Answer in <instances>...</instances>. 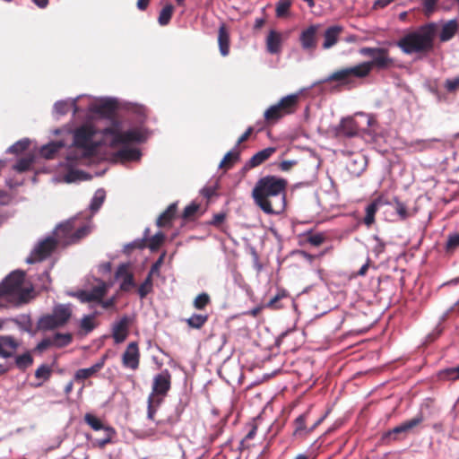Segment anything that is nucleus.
Masks as SVG:
<instances>
[{
    "label": "nucleus",
    "mask_w": 459,
    "mask_h": 459,
    "mask_svg": "<svg viewBox=\"0 0 459 459\" xmlns=\"http://www.w3.org/2000/svg\"><path fill=\"white\" fill-rule=\"evenodd\" d=\"M288 181L276 176L257 180L252 191L255 204L267 214H279L285 209Z\"/></svg>",
    "instance_id": "nucleus-1"
},
{
    "label": "nucleus",
    "mask_w": 459,
    "mask_h": 459,
    "mask_svg": "<svg viewBox=\"0 0 459 459\" xmlns=\"http://www.w3.org/2000/svg\"><path fill=\"white\" fill-rule=\"evenodd\" d=\"M437 29L435 22L423 24L405 33L398 39L396 46L406 55L427 56L434 49Z\"/></svg>",
    "instance_id": "nucleus-2"
},
{
    "label": "nucleus",
    "mask_w": 459,
    "mask_h": 459,
    "mask_svg": "<svg viewBox=\"0 0 459 459\" xmlns=\"http://www.w3.org/2000/svg\"><path fill=\"white\" fill-rule=\"evenodd\" d=\"M359 53L371 58L369 61L359 63L360 67L366 71L365 77H368L373 69L384 71L394 65V60L390 56L387 48L364 47L359 49Z\"/></svg>",
    "instance_id": "nucleus-3"
},
{
    "label": "nucleus",
    "mask_w": 459,
    "mask_h": 459,
    "mask_svg": "<svg viewBox=\"0 0 459 459\" xmlns=\"http://www.w3.org/2000/svg\"><path fill=\"white\" fill-rule=\"evenodd\" d=\"M162 402L163 400L161 397H154L153 395H149L147 418L156 422V427L159 432L168 435L171 431L172 428L180 420L183 410L178 407L167 418L156 420L155 414Z\"/></svg>",
    "instance_id": "nucleus-4"
},
{
    "label": "nucleus",
    "mask_w": 459,
    "mask_h": 459,
    "mask_svg": "<svg viewBox=\"0 0 459 459\" xmlns=\"http://www.w3.org/2000/svg\"><path fill=\"white\" fill-rule=\"evenodd\" d=\"M299 103L298 94H290L280 100V101L268 108L264 114L265 122L268 125L277 123L283 117L296 111Z\"/></svg>",
    "instance_id": "nucleus-5"
},
{
    "label": "nucleus",
    "mask_w": 459,
    "mask_h": 459,
    "mask_svg": "<svg viewBox=\"0 0 459 459\" xmlns=\"http://www.w3.org/2000/svg\"><path fill=\"white\" fill-rule=\"evenodd\" d=\"M24 277L22 271L10 273L0 284V296H13L16 297L20 303L27 302L29 290L22 287Z\"/></svg>",
    "instance_id": "nucleus-6"
},
{
    "label": "nucleus",
    "mask_w": 459,
    "mask_h": 459,
    "mask_svg": "<svg viewBox=\"0 0 459 459\" xmlns=\"http://www.w3.org/2000/svg\"><path fill=\"white\" fill-rule=\"evenodd\" d=\"M73 315L71 304H58L53 307L52 313L45 315L39 320L41 330H54L64 326Z\"/></svg>",
    "instance_id": "nucleus-7"
},
{
    "label": "nucleus",
    "mask_w": 459,
    "mask_h": 459,
    "mask_svg": "<svg viewBox=\"0 0 459 459\" xmlns=\"http://www.w3.org/2000/svg\"><path fill=\"white\" fill-rule=\"evenodd\" d=\"M76 218L61 223L56 230V235L59 239H64L65 245L75 244L85 238L91 232V227L84 224L76 228Z\"/></svg>",
    "instance_id": "nucleus-8"
},
{
    "label": "nucleus",
    "mask_w": 459,
    "mask_h": 459,
    "mask_svg": "<svg viewBox=\"0 0 459 459\" xmlns=\"http://www.w3.org/2000/svg\"><path fill=\"white\" fill-rule=\"evenodd\" d=\"M96 131L91 125H83L78 127L74 134V145L82 150V157L89 158L92 156L99 143L92 141Z\"/></svg>",
    "instance_id": "nucleus-9"
},
{
    "label": "nucleus",
    "mask_w": 459,
    "mask_h": 459,
    "mask_svg": "<svg viewBox=\"0 0 459 459\" xmlns=\"http://www.w3.org/2000/svg\"><path fill=\"white\" fill-rule=\"evenodd\" d=\"M366 71L360 67L359 64L341 68L332 73L326 79L325 82H339L341 85L353 84L356 79H364Z\"/></svg>",
    "instance_id": "nucleus-10"
},
{
    "label": "nucleus",
    "mask_w": 459,
    "mask_h": 459,
    "mask_svg": "<svg viewBox=\"0 0 459 459\" xmlns=\"http://www.w3.org/2000/svg\"><path fill=\"white\" fill-rule=\"evenodd\" d=\"M84 421L93 430H103L106 433V437L96 438L93 441L94 446H97L99 448H104L108 444L112 443V440L117 434L113 427L105 425L101 420H100L98 417L91 413H86L84 415Z\"/></svg>",
    "instance_id": "nucleus-11"
},
{
    "label": "nucleus",
    "mask_w": 459,
    "mask_h": 459,
    "mask_svg": "<svg viewBox=\"0 0 459 459\" xmlns=\"http://www.w3.org/2000/svg\"><path fill=\"white\" fill-rule=\"evenodd\" d=\"M56 245L57 242L54 238L48 237L45 238L35 247L31 254L27 257L26 262L28 264H35L45 260L56 249Z\"/></svg>",
    "instance_id": "nucleus-12"
},
{
    "label": "nucleus",
    "mask_w": 459,
    "mask_h": 459,
    "mask_svg": "<svg viewBox=\"0 0 459 459\" xmlns=\"http://www.w3.org/2000/svg\"><path fill=\"white\" fill-rule=\"evenodd\" d=\"M171 388V374L168 369L162 370L153 377L152 393L150 395L161 397L163 400Z\"/></svg>",
    "instance_id": "nucleus-13"
},
{
    "label": "nucleus",
    "mask_w": 459,
    "mask_h": 459,
    "mask_svg": "<svg viewBox=\"0 0 459 459\" xmlns=\"http://www.w3.org/2000/svg\"><path fill=\"white\" fill-rule=\"evenodd\" d=\"M320 28L318 24H313L303 30L299 35V42L302 48L307 52H314L317 46L316 34Z\"/></svg>",
    "instance_id": "nucleus-14"
},
{
    "label": "nucleus",
    "mask_w": 459,
    "mask_h": 459,
    "mask_svg": "<svg viewBox=\"0 0 459 459\" xmlns=\"http://www.w3.org/2000/svg\"><path fill=\"white\" fill-rule=\"evenodd\" d=\"M131 324L132 319L128 316H123L117 322L114 323L112 326V338L115 343L119 344L126 340Z\"/></svg>",
    "instance_id": "nucleus-15"
},
{
    "label": "nucleus",
    "mask_w": 459,
    "mask_h": 459,
    "mask_svg": "<svg viewBox=\"0 0 459 459\" xmlns=\"http://www.w3.org/2000/svg\"><path fill=\"white\" fill-rule=\"evenodd\" d=\"M116 279H121L120 290L128 292L135 286L134 273L130 271L128 264H121L115 273Z\"/></svg>",
    "instance_id": "nucleus-16"
},
{
    "label": "nucleus",
    "mask_w": 459,
    "mask_h": 459,
    "mask_svg": "<svg viewBox=\"0 0 459 459\" xmlns=\"http://www.w3.org/2000/svg\"><path fill=\"white\" fill-rule=\"evenodd\" d=\"M140 363V351L135 342H130L122 355V364L125 368L136 370Z\"/></svg>",
    "instance_id": "nucleus-17"
},
{
    "label": "nucleus",
    "mask_w": 459,
    "mask_h": 459,
    "mask_svg": "<svg viewBox=\"0 0 459 459\" xmlns=\"http://www.w3.org/2000/svg\"><path fill=\"white\" fill-rule=\"evenodd\" d=\"M3 322L0 320V330ZM20 347V342L12 335H0V357L3 359L13 358Z\"/></svg>",
    "instance_id": "nucleus-18"
},
{
    "label": "nucleus",
    "mask_w": 459,
    "mask_h": 459,
    "mask_svg": "<svg viewBox=\"0 0 459 459\" xmlns=\"http://www.w3.org/2000/svg\"><path fill=\"white\" fill-rule=\"evenodd\" d=\"M276 152L275 147H267L255 153L244 165V170L258 167L268 160Z\"/></svg>",
    "instance_id": "nucleus-19"
},
{
    "label": "nucleus",
    "mask_w": 459,
    "mask_h": 459,
    "mask_svg": "<svg viewBox=\"0 0 459 459\" xmlns=\"http://www.w3.org/2000/svg\"><path fill=\"white\" fill-rule=\"evenodd\" d=\"M344 28L341 25H333L328 27L324 33L322 48L324 49H329L335 46L338 43L340 36Z\"/></svg>",
    "instance_id": "nucleus-20"
},
{
    "label": "nucleus",
    "mask_w": 459,
    "mask_h": 459,
    "mask_svg": "<svg viewBox=\"0 0 459 459\" xmlns=\"http://www.w3.org/2000/svg\"><path fill=\"white\" fill-rule=\"evenodd\" d=\"M424 420V417L422 413L417 414L414 418L408 420L400 425L394 427L392 430L388 431L385 434L386 437H389L393 435L407 433L412 430L414 428L419 426Z\"/></svg>",
    "instance_id": "nucleus-21"
},
{
    "label": "nucleus",
    "mask_w": 459,
    "mask_h": 459,
    "mask_svg": "<svg viewBox=\"0 0 459 459\" xmlns=\"http://www.w3.org/2000/svg\"><path fill=\"white\" fill-rule=\"evenodd\" d=\"M359 133V125L352 117L342 119L336 129L338 136L353 137Z\"/></svg>",
    "instance_id": "nucleus-22"
},
{
    "label": "nucleus",
    "mask_w": 459,
    "mask_h": 459,
    "mask_svg": "<svg viewBox=\"0 0 459 459\" xmlns=\"http://www.w3.org/2000/svg\"><path fill=\"white\" fill-rule=\"evenodd\" d=\"M230 34L225 23H221L218 30V45L220 53L226 56L230 53Z\"/></svg>",
    "instance_id": "nucleus-23"
},
{
    "label": "nucleus",
    "mask_w": 459,
    "mask_h": 459,
    "mask_svg": "<svg viewBox=\"0 0 459 459\" xmlns=\"http://www.w3.org/2000/svg\"><path fill=\"white\" fill-rule=\"evenodd\" d=\"M282 36L276 30H270L266 38V48L270 54H278L281 50Z\"/></svg>",
    "instance_id": "nucleus-24"
},
{
    "label": "nucleus",
    "mask_w": 459,
    "mask_h": 459,
    "mask_svg": "<svg viewBox=\"0 0 459 459\" xmlns=\"http://www.w3.org/2000/svg\"><path fill=\"white\" fill-rule=\"evenodd\" d=\"M307 416H308V411L299 415L294 420V434L295 435H302V434H307V433L312 432L323 420V419H319L311 426V428L307 429L306 420H307Z\"/></svg>",
    "instance_id": "nucleus-25"
},
{
    "label": "nucleus",
    "mask_w": 459,
    "mask_h": 459,
    "mask_svg": "<svg viewBox=\"0 0 459 459\" xmlns=\"http://www.w3.org/2000/svg\"><path fill=\"white\" fill-rule=\"evenodd\" d=\"M106 357H102L101 359L98 362H96L94 365H92L90 368H81L78 369L74 375L75 380H84L91 377H92L94 374L99 372L105 364Z\"/></svg>",
    "instance_id": "nucleus-26"
},
{
    "label": "nucleus",
    "mask_w": 459,
    "mask_h": 459,
    "mask_svg": "<svg viewBox=\"0 0 459 459\" xmlns=\"http://www.w3.org/2000/svg\"><path fill=\"white\" fill-rule=\"evenodd\" d=\"M459 26L455 20H450L446 22L440 31L439 39L442 42L450 40L458 31Z\"/></svg>",
    "instance_id": "nucleus-27"
},
{
    "label": "nucleus",
    "mask_w": 459,
    "mask_h": 459,
    "mask_svg": "<svg viewBox=\"0 0 459 459\" xmlns=\"http://www.w3.org/2000/svg\"><path fill=\"white\" fill-rule=\"evenodd\" d=\"M367 168L366 158L362 155H358L351 160L348 165V169L353 176L359 177Z\"/></svg>",
    "instance_id": "nucleus-28"
},
{
    "label": "nucleus",
    "mask_w": 459,
    "mask_h": 459,
    "mask_svg": "<svg viewBox=\"0 0 459 459\" xmlns=\"http://www.w3.org/2000/svg\"><path fill=\"white\" fill-rule=\"evenodd\" d=\"M177 210L178 205L176 203L169 204V207L157 219V226L165 227L169 225L174 219L177 213Z\"/></svg>",
    "instance_id": "nucleus-29"
},
{
    "label": "nucleus",
    "mask_w": 459,
    "mask_h": 459,
    "mask_svg": "<svg viewBox=\"0 0 459 459\" xmlns=\"http://www.w3.org/2000/svg\"><path fill=\"white\" fill-rule=\"evenodd\" d=\"M141 140L142 134L137 130L120 131L119 135H117V146L120 144L141 142Z\"/></svg>",
    "instance_id": "nucleus-30"
},
{
    "label": "nucleus",
    "mask_w": 459,
    "mask_h": 459,
    "mask_svg": "<svg viewBox=\"0 0 459 459\" xmlns=\"http://www.w3.org/2000/svg\"><path fill=\"white\" fill-rule=\"evenodd\" d=\"M108 290V286L106 282L101 281L98 286L93 287L90 291H88L89 300L90 302L95 301L100 303L104 296L107 294Z\"/></svg>",
    "instance_id": "nucleus-31"
},
{
    "label": "nucleus",
    "mask_w": 459,
    "mask_h": 459,
    "mask_svg": "<svg viewBox=\"0 0 459 459\" xmlns=\"http://www.w3.org/2000/svg\"><path fill=\"white\" fill-rule=\"evenodd\" d=\"M63 147L62 141L51 142L41 148L40 154L46 159H53L54 155Z\"/></svg>",
    "instance_id": "nucleus-32"
},
{
    "label": "nucleus",
    "mask_w": 459,
    "mask_h": 459,
    "mask_svg": "<svg viewBox=\"0 0 459 459\" xmlns=\"http://www.w3.org/2000/svg\"><path fill=\"white\" fill-rule=\"evenodd\" d=\"M207 314H193L189 318L186 319L188 327L192 329H201L208 321Z\"/></svg>",
    "instance_id": "nucleus-33"
},
{
    "label": "nucleus",
    "mask_w": 459,
    "mask_h": 459,
    "mask_svg": "<svg viewBox=\"0 0 459 459\" xmlns=\"http://www.w3.org/2000/svg\"><path fill=\"white\" fill-rule=\"evenodd\" d=\"M116 156L123 160H136L141 157V152L136 148H123L117 151Z\"/></svg>",
    "instance_id": "nucleus-34"
},
{
    "label": "nucleus",
    "mask_w": 459,
    "mask_h": 459,
    "mask_svg": "<svg viewBox=\"0 0 459 459\" xmlns=\"http://www.w3.org/2000/svg\"><path fill=\"white\" fill-rule=\"evenodd\" d=\"M292 0H279L275 5V15L277 18H286L290 15Z\"/></svg>",
    "instance_id": "nucleus-35"
},
{
    "label": "nucleus",
    "mask_w": 459,
    "mask_h": 459,
    "mask_svg": "<svg viewBox=\"0 0 459 459\" xmlns=\"http://www.w3.org/2000/svg\"><path fill=\"white\" fill-rule=\"evenodd\" d=\"M326 240L324 233L307 232L304 235V241L313 247H319Z\"/></svg>",
    "instance_id": "nucleus-36"
},
{
    "label": "nucleus",
    "mask_w": 459,
    "mask_h": 459,
    "mask_svg": "<svg viewBox=\"0 0 459 459\" xmlns=\"http://www.w3.org/2000/svg\"><path fill=\"white\" fill-rule=\"evenodd\" d=\"M377 210H378V207L373 202H371L365 208V217L363 218V223L368 228H370L375 223V215H376Z\"/></svg>",
    "instance_id": "nucleus-37"
},
{
    "label": "nucleus",
    "mask_w": 459,
    "mask_h": 459,
    "mask_svg": "<svg viewBox=\"0 0 459 459\" xmlns=\"http://www.w3.org/2000/svg\"><path fill=\"white\" fill-rule=\"evenodd\" d=\"M106 198V192L103 189H98L90 204V210L92 213L99 211Z\"/></svg>",
    "instance_id": "nucleus-38"
},
{
    "label": "nucleus",
    "mask_w": 459,
    "mask_h": 459,
    "mask_svg": "<svg viewBox=\"0 0 459 459\" xmlns=\"http://www.w3.org/2000/svg\"><path fill=\"white\" fill-rule=\"evenodd\" d=\"M174 13V6L171 4H166L161 11L158 18L160 25L166 26L169 23L171 17Z\"/></svg>",
    "instance_id": "nucleus-39"
},
{
    "label": "nucleus",
    "mask_w": 459,
    "mask_h": 459,
    "mask_svg": "<svg viewBox=\"0 0 459 459\" xmlns=\"http://www.w3.org/2000/svg\"><path fill=\"white\" fill-rule=\"evenodd\" d=\"M459 248V233H452L447 236L445 246L446 255H453Z\"/></svg>",
    "instance_id": "nucleus-40"
},
{
    "label": "nucleus",
    "mask_w": 459,
    "mask_h": 459,
    "mask_svg": "<svg viewBox=\"0 0 459 459\" xmlns=\"http://www.w3.org/2000/svg\"><path fill=\"white\" fill-rule=\"evenodd\" d=\"M153 290V281L151 275H147L145 280L137 289V293L141 299H144L148 294Z\"/></svg>",
    "instance_id": "nucleus-41"
},
{
    "label": "nucleus",
    "mask_w": 459,
    "mask_h": 459,
    "mask_svg": "<svg viewBox=\"0 0 459 459\" xmlns=\"http://www.w3.org/2000/svg\"><path fill=\"white\" fill-rule=\"evenodd\" d=\"M239 159V152L230 151L227 152L220 163V168L224 169H230L233 164Z\"/></svg>",
    "instance_id": "nucleus-42"
},
{
    "label": "nucleus",
    "mask_w": 459,
    "mask_h": 459,
    "mask_svg": "<svg viewBox=\"0 0 459 459\" xmlns=\"http://www.w3.org/2000/svg\"><path fill=\"white\" fill-rule=\"evenodd\" d=\"M32 363L33 358L30 352H25L15 358V366L21 370H25L26 368L30 367Z\"/></svg>",
    "instance_id": "nucleus-43"
},
{
    "label": "nucleus",
    "mask_w": 459,
    "mask_h": 459,
    "mask_svg": "<svg viewBox=\"0 0 459 459\" xmlns=\"http://www.w3.org/2000/svg\"><path fill=\"white\" fill-rule=\"evenodd\" d=\"M54 342V346L57 348H62L70 344L73 341V335L69 333H57L52 338Z\"/></svg>",
    "instance_id": "nucleus-44"
},
{
    "label": "nucleus",
    "mask_w": 459,
    "mask_h": 459,
    "mask_svg": "<svg viewBox=\"0 0 459 459\" xmlns=\"http://www.w3.org/2000/svg\"><path fill=\"white\" fill-rule=\"evenodd\" d=\"M393 205H394V209L400 220L404 221L411 216V214L408 212L406 204L400 201V199L397 196L394 197Z\"/></svg>",
    "instance_id": "nucleus-45"
},
{
    "label": "nucleus",
    "mask_w": 459,
    "mask_h": 459,
    "mask_svg": "<svg viewBox=\"0 0 459 459\" xmlns=\"http://www.w3.org/2000/svg\"><path fill=\"white\" fill-rule=\"evenodd\" d=\"M95 316L88 315L84 316L80 322V328L84 333H89L96 327V324L94 322Z\"/></svg>",
    "instance_id": "nucleus-46"
},
{
    "label": "nucleus",
    "mask_w": 459,
    "mask_h": 459,
    "mask_svg": "<svg viewBox=\"0 0 459 459\" xmlns=\"http://www.w3.org/2000/svg\"><path fill=\"white\" fill-rule=\"evenodd\" d=\"M211 303V298L210 296L205 293H200L198 294L195 299L193 301V306L195 308L198 310H202L205 308L206 306H208Z\"/></svg>",
    "instance_id": "nucleus-47"
},
{
    "label": "nucleus",
    "mask_w": 459,
    "mask_h": 459,
    "mask_svg": "<svg viewBox=\"0 0 459 459\" xmlns=\"http://www.w3.org/2000/svg\"><path fill=\"white\" fill-rule=\"evenodd\" d=\"M33 157H23L20 159L15 165H13V169L18 172H25L30 169L31 164L33 163Z\"/></svg>",
    "instance_id": "nucleus-48"
},
{
    "label": "nucleus",
    "mask_w": 459,
    "mask_h": 459,
    "mask_svg": "<svg viewBox=\"0 0 459 459\" xmlns=\"http://www.w3.org/2000/svg\"><path fill=\"white\" fill-rule=\"evenodd\" d=\"M286 297L287 291L285 290H280L278 293L273 297L264 307L271 309H279L281 307V305H280L281 299Z\"/></svg>",
    "instance_id": "nucleus-49"
},
{
    "label": "nucleus",
    "mask_w": 459,
    "mask_h": 459,
    "mask_svg": "<svg viewBox=\"0 0 459 459\" xmlns=\"http://www.w3.org/2000/svg\"><path fill=\"white\" fill-rule=\"evenodd\" d=\"M164 240L165 235L162 232H158L149 239L148 247L152 251H156L160 248Z\"/></svg>",
    "instance_id": "nucleus-50"
},
{
    "label": "nucleus",
    "mask_w": 459,
    "mask_h": 459,
    "mask_svg": "<svg viewBox=\"0 0 459 459\" xmlns=\"http://www.w3.org/2000/svg\"><path fill=\"white\" fill-rule=\"evenodd\" d=\"M30 146V141L23 139L16 142L14 144L9 147L8 152L13 154H19L27 150Z\"/></svg>",
    "instance_id": "nucleus-51"
},
{
    "label": "nucleus",
    "mask_w": 459,
    "mask_h": 459,
    "mask_svg": "<svg viewBox=\"0 0 459 459\" xmlns=\"http://www.w3.org/2000/svg\"><path fill=\"white\" fill-rule=\"evenodd\" d=\"M440 378L445 380L459 379V365L455 368H449L440 372Z\"/></svg>",
    "instance_id": "nucleus-52"
},
{
    "label": "nucleus",
    "mask_w": 459,
    "mask_h": 459,
    "mask_svg": "<svg viewBox=\"0 0 459 459\" xmlns=\"http://www.w3.org/2000/svg\"><path fill=\"white\" fill-rule=\"evenodd\" d=\"M120 130L117 126H109L103 130L104 135H111L113 139L110 142V147H117V135H119Z\"/></svg>",
    "instance_id": "nucleus-53"
},
{
    "label": "nucleus",
    "mask_w": 459,
    "mask_h": 459,
    "mask_svg": "<svg viewBox=\"0 0 459 459\" xmlns=\"http://www.w3.org/2000/svg\"><path fill=\"white\" fill-rule=\"evenodd\" d=\"M444 87L449 93H455L459 91V76L446 79L444 83Z\"/></svg>",
    "instance_id": "nucleus-54"
},
{
    "label": "nucleus",
    "mask_w": 459,
    "mask_h": 459,
    "mask_svg": "<svg viewBox=\"0 0 459 459\" xmlns=\"http://www.w3.org/2000/svg\"><path fill=\"white\" fill-rule=\"evenodd\" d=\"M199 208H200L199 204H195V203L187 205L186 207H185V209L183 211L182 218L184 220H191L195 215V213L198 212Z\"/></svg>",
    "instance_id": "nucleus-55"
},
{
    "label": "nucleus",
    "mask_w": 459,
    "mask_h": 459,
    "mask_svg": "<svg viewBox=\"0 0 459 459\" xmlns=\"http://www.w3.org/2000/svg\"><path fill=\"white\" fill-rule=\"evenodd\" d=\"M51 369L47 365H41L35 371V377L39 379L48 380L50 377Z\"/></svg>",
    "instance_id": "nucleus-56"
},
{
    "label": "nucleus",
    "mask_w": 459,
    "mask_h": 459,
    "mask_svg": "<svg viewBox=\"0 0 459 459\" xmlns=\"http://www.w3.org/2000/svg\"><path fill=\"white\" fill-rule=\"evenodd\" d=\"M69 297L78 299L82 303L90 302L87 290H77V291H66Z\"/></svg>",
    "instance_id": "nucleus-57"
},
{
    "label": "nucleus",
    "mask_w": 459,
    "mask_h": 459,
    "mask_svg": "<svg viewBox=\"0 0 459 459\" xmlns=\"http://www.w3.org/2000/svg\"><path fill=\"white\" fill-rule=\"evenodd\" d=\"M70 104L67 101H57L55 103V111L59 115H65L69 112Z\"/></svg>",
    "instance_id": "nucleus-58"
},
{
    "label": "nucleus",
    "mask_w": 459,
    "mask_h": 459,
    "mask_svg": "<svg viewBox=\"0 0 459 459\" xmlns=\"http://www.w3.org/2000/svg\"><path fill=\"white\" fill-rule=\"evenodd\" d=\"M437 0H424L423 2V12L425 15L429 16L436 8Z\"/></svg>",
    "instance_id": "nucleus-59"
},
{
    "label": "nucleus",
    "mask_w": 459,
    "mask_h": 459,
    "mask_svg": "<svg viewBox=\"0 0 459 459\" xmlns=\"http://www.w3.org/2000/svg\"><path fill=\"white\" fill-rule=\"evenodd\" d=\"M164 257H165V253H163L159 257V259L152 265L150 272L148 273V275H151L152 278L154 274H159L160 268L163 263Z\"/></svg>",
    "instance_id": "nucleus-60"
},
{
    "label": "nucleus",
    "mask_w": 459,
    "mask_h": 459,
    "mask_svg": "<svg viewBox=\"0 0 459 459\" xmlns=\"http://www.w3.org/2000/svg\"><path fill=\"white\" fill-rule=\"evenodd\" d=\"M256 430H257V426L253 423L252 426H251V429L250 430L248 431V433L246 435L245 438L242 439L241 443H240V448L244 449V448H247V446L246 445V443L248 441V440H251L252 438H254L255 433H256Z\"/></svg>",
    "instance_id": "nucleus-61"
},
{
    "label": "nucleus",
    "mask_w": 459,
    "mask_h": 459,
    "mask_svg": "<svg viewBox=\"0 0 459 459\" xmlns=\"http://www.w3.org/2000/svg\"><path fill=\"white\" fill-rule=\"evenodd\" d=\"M372 202L374 204H376V205L379 208L380 206H384V205H393L394 200L390 201L389 198L385 195L381 194L377 198H375Z\"/></svg>",
    "instance_id": "nucleus-62"
},
{
    "label": "nucleus",
    "mask_w": 459,
    "mask_h": 459,
    "mask_svg": "<svg viewBox=\"0 0 459 459\" xmlns=\"http://www.w3.org/2000/svg\"><path fill=\"white\" fill-rule=\"evenodd\" d=\"M295 165H297L296 160H283L278 164V168L281 171L287 172L290 171Z\"/></svg>",
    "instance_id": "nucleus-63"
},
{
    "label": "nucleus",
    "mask_w": 459,
    "mask_h": 459,
    "mask_svg": "<svg viewBox=\"0 0 459 459\" xmlns=\"http://www.w3.org/2000/svg\"><path fill=\"white\" fill-rule=\"evenodd\" d=\"M226 219V214L223 212L216 213L213 215L210 224L215 227H219Z\"/></svg>",
    "instance_id": "nucleus-64"
}]
</instances>
